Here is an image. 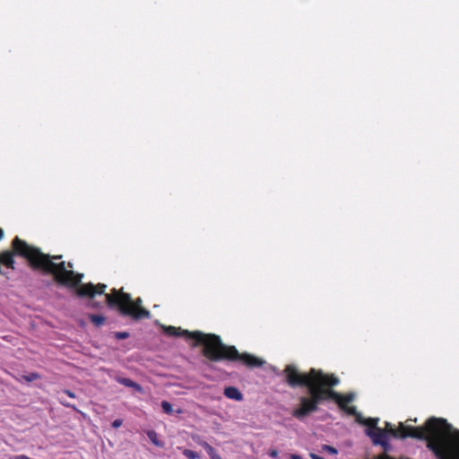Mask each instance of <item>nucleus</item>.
Segmentation results:
<instances>
[{"label": "nucleus", "instance_id": "1", "mask_svg": "<svg viewBox=\"0 0 459 459\" xmlns=\"http://www.w3.org/2000/svg\"><path fill=\"white\" fill-rule=\"evenodd\" d=\"M384 430L395 438L425 440L427 447L437 459H459V430L443 418L430 417L420 427L406 426L401 422L398 428H394L385 422Z\"/></svg>", "mask_w": 459, "mask_h": 459}, {"label": "nucleus", "instance_id": "2", "mask_svg": "<svg viewBox=\"0 0 459 459\" xmlns=\"http://www.w3.org/2000/svg\"><path fill=\"white\" fill-rule=\"evenodd\" d=\"M164 333L169 336L192 339L195 342V345L202 344L204 356L211 361H240L251 368H261L264 364V360L260 358L247 352L239 353L235 346L224 344L221 337L214 333H204L200 331L190 332L172 325L165 326Z\"/></svg>", "mask_w": 459, "mask_h": 459}, {"label": "nucleus", "instance_id": "3", "mask_svg": "<svg viewBox=\"0 0 459 459\" xmlns=\"http://www.w3.org/2000/svg\"><path fill=\"white\" fill-rule=\"evenodd\" d=\"M285 381L290 387L306 386L307 388V396L299 398V404L292 411V416L298 420H303L308 416L307 403L311 401L313 393L320 390L322 385H325L326 377L321 369L310 368L307 373H301L292 364H289L283 369Z\"/></svg>", "mask_w": 459, "mask_h": 459}, {"label": "nucleus", "instance_id": "4", "mask_svg": "<svg viewBox=\"0 0 459 459\" xmlns=\"http://www.w3.org/2000/svg\"><path fill=\"white\" fill-rule=\"evenodd\" d=\"M326 385H322L320 390L313 393V397L307 403L308 415L318 411L321 403L327 401H334L339 408L345 411L348 415L356 416L358 413L354 406H349V403L353 401L354 394L350 393L345 395L339 394L333 390L340 380L334 374H328L326 378Z\"/></svg>", "mask_w": 459, "mask_h": 459}, {"label": "nucleus", "instance_id": "5", "mask_svg": "<svg viewBox=\"0 0 459 459\" xmlns=\"http://www.w3.org/2000/svg\"><path fill=\"white\" fill-rule=\"evenodd\" d=\"M106 302L109 307H117L122 316H131L134 320L149 318L151 313L142 307L140 298L133 300L131 295L123 291V289H112L111 292L105 294Z\"/></svg>", "mask_w": 459, "mask_h": 459}, {"label": "nucleus", "instance_id": "6", "mask_svg": "<svg viewBox=\"0 0 459 459\" xmlns=\"http://www.w3.org/2000/svg\"><path fill=\"white\" fill-rule=\"evenodd\" d=\"M107 285L104 283L93 284L91 282L84 283L77 289V294L80 297L93 298L97 294H104Z\"/></svg>", "mask_w": 459, "mask_h": 459}, {"label": "nucleus", "instance_id": "7", "mask_svg": "<svg viewBox=\"0 0 459 459\" xmlns=\"http://www.w3.org/2000/svg\"><path fill=\"white\" fill-rule=\"evenodd\" d=\"M356 422H358L360 425L366 426L367 429H365V433L367 434V431L371 430L375 431L377 429L379 419L378 418H363L360 413H357L355 416Z\"/></svg>", "mask_w": 459, "mask_h": 459}, {"label": "nucleus", "instance_id": "8", "mask_svg": "<svg viewBox=\"0 0 459 459\" xmlns=\"http://www.w3.org/2000/svg\"><path fill=\"white\" fill-rule=\"evenodd\" d=\"M115 379L117 383H119L125 386L131 387L138 393H141V394L143 393V389L142 385H139L138 383L133 381L130 378L116 377Z\"/></svg>", "mask_w": 459, "mask_h": 459}, {"label": "nucleus", "instance_id": "9", "mask_svg": "<svg viewBox=\"0 0 459 459\" xmlns=\"http://www.w3.org/2000/svg\"><path fill=\"white\" fill-rule=\"evenodd\" d=\"M367 436L371 438L372 443L375 445V441H385L388 440V435L383 429H377L375 431H367Z\"/></svg>", "mask_w": 459, "mask_h": 459}, {"label": "nucleus", "instance_id": "10", "mask_svg": "<svg viewBox=\"0 0 459 459\" xmlns=\"http://www.w3.org/2000/svg\"><path fill=\"white\" fill-rule=\"evenodd\" d=\"M224 395L234 401H241L243 399V394L235 386H228L224 389Z\"/></svg>", "mask_w": 459, "mask_h": 459}, {"label": "nucleus", "instance_id": "11", "mask_svg": "<svg viewBox=\"0 0 459 459\" xmlns=\"http://www.w3.org/2000/svg\"><path fill=\"white\" fill-rule=\"evenodd\" d=\"M200 446L207 452L210 459H222L216 450L206 441L200 442Z\"/></svg>", "mask_w": 459, "mask_h": 459}, {"label": "nucleus", "instance_id": "12", "mask_svg": "<svg viewBox=\"0 0 459 459\" xmlns=\"http://www.w3.org/2000/svg\"><path fill=\"white\" fill-rule=\"evenodd\" d=\"M88 317L90 321L97 327H100L102 325H104L106 321V317L101 315L90 314Z\"/></svg>", "mask_w": 459, "mask_h": 459}, {"label": "nucleus", "instance_id": "13", "mask_svg": "<svg viewBox=\"0 0 459 459\" xmlns=\"http://www.w3.org/2000/svg\"><path fill=\"white\" fill-rule=\"evenodd\" d=\"M147 437H149V439L151 440V442L155 445L156 446H159V447H162L164 446L163 442H161L159 438H158V434L155 430H148L147 431Z\"/></svg>", "mask_w": 459, "mask_h": 459}, {"label": "nucleus", "instance_id": "14", "mask_svg": "<svg viewBox=\"0 0 459 459\" xmlns=\"http://www.w3.org/2000/svg\"><path fill=\"white\" fill-rule=\"evenodd\" d=\"M183 455L188 459H199L200 458V455L197 452L190 450V449H185L183 451Z\"/></svg>", "mask_w": 459, "mask_h": 459}, {"label": "nucleus", "instance_id": "15", "mask_svg": "<svg viewBox=\"0 0 459 459\" xmlns=\"http://www.w3.org/2000/svg\"><path fill=\"white\" fill-rule=\"evenodd\" d=\"M160 405L165 413L171 414L173 412L172 404L170 403H169L168 401H162Z\"/></svg>", "mask_w": 459, "mask_h": 459}, {"label": "nucleus", "instance_id": "16", "mask_svg": "<svg viewBox=\"0 0 459 459\" xmlns=\"http://www.w3.org/2000/svg\"><path fill=\"white\" fill-rule=\"evenodd\" d=\"M375 446H381L384 453H387L391 449V446L388 442V440L385 441H375Z\"/></svg>", "mask_w": 459, "mask_h": 459}, {"label": "nucleus", "instance_id": "17", "mask_svg": "<svg viewBox=\"0 0 459 459\" xmlns=\"http://www.w3.org/2000/svg\"><path fill=\"white\" fill-rule=\"evenodd\" d=\"M23 378L27 381V382H32L34 380H37L39 378V375L38 373H35V372H32V373H30L29 375L27 376H23Z\"/></svg>", "mask_w": 459, "mask_h": 459}, {"label": "nucleus", "instance_id": "18", "mask_svg": "<svg viewBox=\"0 0 459 459\" xmlns=\"http://www.w3.org/2000/svg\"><path fill=\"white\" fill-rule=\"evenodd\" d=\"M114 335L117 340H124L129 337V333L127 332H116Z\"/></svg>", "mask_w": 459, "mask_h": 459}, {"label": "nucleus", "instance_id": "19", "mask_svg": "<svg viewBox=\"0 0 459 459\" xmlns=\"http://www.w3.org/2000/svg\"><path fill=\"white\" fill-rule=\"evenodd\" d=\"M323 450H325L332 455H336L338 453L336 448H334L333 446H328V445L323 446Z\"/></svg>", "mask_w": 459, "mask_h": 459}, {"label": "nucleus", "instance_id": "20", "mask_svg": "<svg viewBox=\"0 0 459 459\" xmlns=\"http://www.w3.org/2000/svg\"><path fill=\"white\" fill-rule=\"evenodd\" d=\"M123 424V420L121 419H117L115 420L113 422H112V427L115 428V429H118L119 427H121Z\"/></svg>", "mask_w": 459, "mask_h": 459}, {"label": "nucleus", "instance_id": "21", "mask_svg": "<svg viewBox=\"0 0 459 459\" xmlns=\"http://www.w3.org/2000/svg\"><path fill=\"white\" fill-rule=\"evenodd\" d=\"M59 401L61 404H63L64 406L76 410V407L74 404H71L63 399H59Z\"/></svg>", "mask_w": 459, "mask_h": 459}, {"label": "nucleus", "instance_id": "22", "mask_svg": "<svg viewBox=\"0 0 459 459\" xmlns=\"http://www.w3.org/2000/svg\"><path fill=\"white\" fill-rule=\"evenodd\" d=\"M63 393L65 394L66 395H68L71 398H75V394L73 393L72 391L68 390V389L64 390Z\"/></svg>", "mask_w": 459, "mask_h": 459}, {"label": "nucleus", "instance_id": "23", "mask_svg": "<svg viewBox=\"0 0 459 459\" xmlns=\"http://www.w3.org/2000/svg\"><path fill=\"white\" fill-rule=\"evenodd\" d=\"M377 459H394V458L388 455L385 453H383L382 455H378V457Z\"/></svg>", "mask_w": 459, "mask_h": 459}, {"label": "nucleus", "instance_id": "24", "mask_svg": "<svg viewBox=\"0 0 459 459\" xmlns=\"http://www.w3.org/2000/svg\"><path fill=\"white\" fill-rule=\"evenodd\" d=\"M270 455L272 457H277L278 456V452L275 451V450H273L271 453H270Z\"/></svg>", "mask_w": 459, "mask_h": 459}, {"label": "nucleus", "instance_id": "25", "mask_svg": "<svg viewBox=\"0 0 459 459\" xmlns=\"http://www.w3.org/2000/svg\"><path fill=\"white\" fill-rule=\"evenodd\" d=\"M291 459H302L300 455H292Z\"/></svg>", "mask_w": 459, "mask_h": 459}, {"label": "nucleus", "instance_id": "26", "mask_svg": "<svg viewBox=\"0 0 459 459\" xmlns=\"http://www.w3.org/2000/svg\"><path fill=\"white\" fill-rule=\"evenodd\" d=\"M4 238V230L0 229V240Z\"/></svg>", "mask_w": 459, "mask_h": 459}, {"label": "nucleus", "instance_id": "27", "mask_svg": "<svg viewBox=\"0 0 459 459\" xmlns=\"http://www.w3.org/2000/svg\"><path fill=\"white\" fill-rule=\"evenodd\" d=\"M68 267L73 268V264L71 263H69Z\"/></svg>", "mask_w": 459, "mask_h": 459}, {"label": "nucleus", "instance_id": "28", "mask_svg": "<svg viewBox=\"0 0 459 459\" xmlns=\"http://www.w3.org/2000/svg\"><path fill=\"white\" fill-rule=\"evenodd\" d=\"M177 412H178V413H181V412H182V410H181V409H179V410H178V411H177Z\"/></svg>", "mask_w": 459, "mask_h": 459}]
</instances>
